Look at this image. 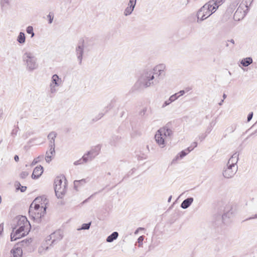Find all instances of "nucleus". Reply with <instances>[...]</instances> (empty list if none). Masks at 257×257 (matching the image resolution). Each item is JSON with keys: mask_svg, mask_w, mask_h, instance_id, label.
<instances>
[{"mask_svg": "<svg viewBox=\"0 0 257 257\" xmlns=\"http://www.w3.org/2000/svg\"><path fill=\"white\" fill-rule=\"evenodd\" d=\"M55 192L58 198H62L67 190V181L64 176H58L55 180Z\"/></svg>", "mask_w": 257, "mask_h": 257, "instance_id": "39448f33", "label": "nucleus"}, {"mask_svg": "<svg viewBox=\"0 0 257 257\" xmlns=\"http://www.w3.org/2000/svg\"><path fill=\"white\" fill-rule=\"evenodd\" d=\"M252 207L253 208H257V200H254Z\"/></svg>", "mask_w": 257, "mask_h": 257, "instance_id": "8fccbe9b", "label": "nucleus"}, {"mask_svg": "<svg viewBox=\"0 0 257 257\" xmlns=\"http://www.w3.org/2000/svg\"><path fill=\"white\" fill-rule=\"evenodd\" d=\"M172 102L171 101L170 98H169L168 100H167L166 101H165L164 102V103L162 105V107L164 108V107H166V106L169 105Z\"/></svg>", "mask_w": 257, "mask_h": 257, "instance_id": "c03bdc74", "label": "nucleus"}, {"mask_svg": "<svg viewBox=\"0 0 257 257\" xmlns=\"http://www.w3.org/2000/svg\"><path fill=\"white\" fill-rule=\"evenodd\" d=\"M48 248H49L48 246L45 247V246H42L39 248L38 252L40 254H43L46 252V251H47L48 249Z\"/></svg>", "mask_w": 257, "mask_h": 257, "instance_id": "f704fd0d", "label": "nucleus"}, {"mask_svg": "<svg viewBox=\"0 0 257 257\" xmlns=\"http://www.w3.org/2000/svg\"><path fill=\"white\" fill-rule=\"evenodd\" d=\"M187 154H188V152H186L185 151V150L182 151L173 160V162H174L175 161H178L179 160H181V159H183Z\"/></svg>", "mask_w": 257, "mask_h": 257, "instance_id": "393cba45", "label": "nucleus"}, {"mask_svg": "<svg viewBox=\"0 0 257 257\" xmlns=\"http://www.w3.org/2000/svg\"><path fill=\"white\" fill-rule=\"evenodd\" d=\"M155 79L154 74L152 71L147 70L143 72L137 81L134 84L133 89L136 91H140L155 85L158 81Z\"/></svg>", "mask_w": 257, "mask_h": 257, "instance_id": "f257e3e1", "label": "nucleus"}, {"mask_svg": "<svg viewBox=\"0 0 257 257\" xmlns=\"http://www.w3.org/2000/svg\"><path fill=\"white\" fill-rule=\"evenodd\" d=\"M191 146H192V147L193 148V149H194L197 146V143L196 142H193L191 144Z\"/></svg>", "mask_w": 257, "mask_h": 257, "instance_id": "603ef678", "label": "nucleus"}, {"mask_svg": "<svg viewBox=\"0 0 257 257\" xmlns=\"http://www.w3.org/2000/svg\"><path fill=\"white\" fill-rule=\"evenodd\" d=\"M253 116V112H251L249 113L247 116V121H249L252 118Z\"/></svg>", "mask_w": 257, "mask_h": 257, "instance_id": "49530a36", "label": "nucleus"}, {"mask_svg": "<svg viewBox=\"0 0 257 257\" xmlns=\"http://www.w3.org/2000/svg\"><path fill=\"white\" fill-rule=\"evenodd\" d=\"M11 253L13 257H22L23 250L20 247H14L11 250Z\"/></svg>", "mask_w": 257, "mask_h": 257, "instance_id": "f3484780", "label": "nucleus"}, {"mask_svg": "<svg viewBox=\"0 0 257 257\" xmlns=\"http://www.w3.org/2000/svg\"><path fill=\"white\" fill-rule=\"evenodd\" d=\"M14 159L16 161V162H18L19 160V156H17V155H16L15 157H14Z\"/></svg>", "mask_w": 257, "mask_h": 257, "instance_id": "13d9d810", "label": "nucleus"}, {"mask_svg": "<svg viewBox=\"0 0 257 257\" xmlns=\"http://www.w3.org/2000/svg\"><path fill=\"white\" fill-rule=\"evenodd\" d=\"M238 160V154L237 153H234L229 158L227 165H230L232 167H235L236 168H238L237 163Z\"/></svg>", "mask_w": 257, "mask_h": 257, "instance_id": "2eb2a0df", "label": "nucleus"}, {"mask_svg": "<svg viewBox=\"0 0 257 257\" xmlns=\"http://www.w3.org/2000/svg\"><path fill=\"white\" fill-rule=\"evenodd\" d=\"M147 107H144L142 109H141L139 112V115L143 117L144 116L147 112Z\"/></svg>", "mask_w": 257, "mask_h": 257, "instance_id": "ea45409f", "label": "nucleus"}, {"mask_svg": "<svg viewBox=\"0 0 257 257\" xmlns=\"http://www.w3.org/2000/svg\"><path fill=\"white\" fill-rule=\"evenodd\" d=\"M240 12H241V11L239 10V8H238L234 14V18L239 13H240Z\"/></svg>", "mask_w": 257, "mask_h": 257, "instance_id": "6e6d98bb", "label": "nucleus"}, {"mask_svg": "<svg viewBox=\"0 0 257 257\" xmlns=\"http://www.w3.org/2000/svg\"><path fill=\"white\" fill-rule=\"evenodd\" d=\"M100 146L98 145L92 148L87 152V155L90 156V159H94L99 153L100 151Z\"/></svg>", "mask_w": 257, "mask_h": 257, "instance_id": "4468645a", "label": "nucleus"}, {"mask_svg": "<svg viewBox=\"0 0 257 257\" xmlns=\"http://www.w3.org/2000/svg\"><path fill=\"white\" fill-rule=\"evenodd\" d=\"M233 212L231 210H229L226 213H224L222 216V220L224 222H227V219L231 218L233 215Z\"/></svg>", "mask_w": 257, "mask_h": 257, "instance_id": "a878e982", "label": "nucleus"}, {"mask_svg": "<svg viewBox=\"0 0 257 257\" xmlns=\"http://www.w3.org/2000/svg\"><path fill=\"white\" fill-rule=\"evenodd\" d=\"M32 240L31 238L26 239L22 240L20 242V245L23 247H26L30 246L32 243Z\"/></svg>", "mask_w": 257, "mask_h": 257, "instance_id": "bb28decb", "label": "nucleus"}, {"mask_svg": "<svg viewBox=\"0 0 257 257\" xmlns=\"http://www.w3.org/2000/svg\"><path fill=\"white\" fill-rule=\"evenodd\" d=\"M4 230V226L3 224H0V234L2 233Z\"/></svg>", "mask_w": 257, "mask_h": 257, "instance_id": "864d4df0", "label": "nucleus"}, {"mask_svg": "<svg viewBox=\"0 0 257 257\" xmlns=\"http://www.w3.org/2000/svg\"><path fill=\"white\" fill-rule=\"evenodd\" d=\"M26 32L28 34L31 35V38L33 37L35 35L33 28L32 26H28L26 29Z\"/></svg>", "mask_w": 257, "mask_h": 257, "instance_id": "2f4dec72", "label": "nucleus"}, {"mask_svg": "<svg viewBox=\"0 0 257 257\" xmlns=\"http://www.w3.org/2000/svg\"><path fill=\"white\" fill-rule=\"evenodd\" d=\"M22 58L28 71L31 72L38 68L37 58L33 53L26 52L23 54Z\"/></svg>", "mask_w": 257, "mask_h": 257, "instance_id": "20e7f679", "label": "nucleus"}, {"mask_svg": "<svg viewBox=\"0 0 257 257\" xmlns=\"http://www.w3.org/2000/svg\"><path fill=\"white\" fill-rule=\"evenodd\" d=\"M178 94H179V96L183 95L185 93L184 90H181L178 93H177Z\"/></svg>", "mask_w": 257, "mask_h": 257, "instance_id": "5fc2aeb1", "label": "nucleus"}, {"mask_svg": "<svg viewBox=\"0 0 257 257\" xmlns=\"http://www.w3.org/2000/svg\"><path fill=\"white\" fill-rule=\"evenodd\" d=\"M84 163H86L89 161H92L93 159H90V156L87 155V153L83 155L81 158Z\"/></svg>", "mask_w": 257, "mask_h": 257, "instance_id": "72a5a7b5", "label": "nucleus"}, {"mask_svg": "<svg viewBox=\"0 0 257 257\" xmlns=\"http://www.w3.org/2000/svg\"><path fill=\"white\" fill-rule=\"evenodd\" d=\"M84 164L83 160L82 159H79V160H77L74 163V165L75 166L81 165Z\"/></svg>", "mask_w": 257, "mask_h": 257, "instance_id": "a18cd8bd", "label": "nucleus"}, {"mask_svg": "<svg viewBox=\"0 0 257 257\" xmlns=\"http://www.w3.org/2000/svg\"><path fill=\"white\" fill-rule=\"evenodd\" d=\"M63 237V231L61 230H57L51 233L49 237L52 240V243H55L61 240Z\"/></svg>", "mask_w": 257, "mask_h": 257, "instance_id": "9b49d317", "label": "nucleus"}, {"mask_svg": "<svg viewBox=\"0 0 257 257\" xmlns=\"http://www.w3.org/2000/svg\"><path fill=\"white\" fill-rule=\"evenodd\" d=\"M193 148L192 147V146L189 147L188 148H187L185 150L186 152H188V154L190 153L191 151H192L193 150Z\"/></svg>", "mask_w": 257, "mask_h": 257, "instance_id": "de8ad7c7", "label": "nucleus"}, {"mask_svg": "<svg viewBox=\"0 0 257 257\" xmlns=\"http://www.w3.org/2000/svg\"><path fill=\"white\" fill-rule=\"evenodd\" d=\"M47 18L49 19V24H51L53 22L54 19V14L53 13L50 12L49 15L47 16Z\"/></svg>", "mask_w": 257, "mask_h": 257, "instance_id": "e433bc0d", "label": "nucleus"}, {"mask_svg": "<svg viewBox=\"0 0 257 257\" xmlns=\"http://www.w3.org/2000/svg\"><path fill=\"white\" fill-rule=\"evenodd\" d=\"M230 42H231L232 44H234V41L233 40V39H231L229 41Z\"/></svg>", "mask_w": 257, "mask_h": 257, "instance_id": "052dcab7", "label": "nucleus"}, {"mask_svg": "<svg viewBox=\"0 0 257 257\" xmlns=\"http://www.w3.org/2000/svg\"><path fill=\"white\" fill-rule=\"evenodd\" d=\"M106 108H107V109H110V107H109V106H107V107H106Z\"/></svg>", "mask_w": 257, "mask_h": 257, "instance_id": "774afa93", "label": "nucleus"}, {"mask_svg": "<svg viewBox=\"0 0 257 257\" xmlns=\"http://www.w3.org/2000/svg\"><path fill=\"white\" fill-rule=\"evenodd\" d=\"M179 97V96L178 95V93H176L171 95L169 98H170L171 101L173 102L175 100H176L177 99H178Z\"/></svg>", "mask_w": 257, "mask_h": 257, "instance_id": "4c0bfd02", "label": "nucleus"}, {"mask_svg": "<svg viewBox=\"0 0 257 257\" xmlns=\"http://www.w3.org/2000/svg\"><path fill=\"white\" fill-rule=\"evenodd\" d=\"M57 133L55 132H51L48 135V139L49 141V147H51V150L53 152L55 148V140L57 136Z\"/></svg>", "mask_w": 257, "mask_h": 257, "instance_id": "ddd939ff", "label": "nucleus"}, {"mask_svg": "<svg viewBox=\"0 0 257 257\" xmlns=\"http://www.w3.org/2000/svg\"><path fill=\"white\" fill-rule=\"evenodd\" d=\"M43 172V167L41 166L36 167L33 171L32 175L33 179H37L41 176Z\"/></svg>", "mask_w": 257, "mask_h": 257, "instance_id": "dca6fc26", "label": "nucleus"}, {"mask_svg": "<svg viewBox=\"0 0 257 257\" xmlns=\"http://www.w3.org/2000/svg\"><path fill=\"white\" fill-rule=\"evenodd\" d=\"M76 52L79 63L81 64L84 53V41L78 43V46L76 48Z\"/></svg>", "mask_w": 257, "mask_h": 257, "instance_id": "f8f14e48", "label": "nucleus"}, {"mask_svg": "<svg viewBox=\"0 0 257 257\" xmlns=\"http://www.w3.org/2000/svg\"><path fill=\"white\" fill-rule=\"evenodd\" d=\"M17 186H21V184L20 183H17V184H16Z\"/></svg>", "mask_w": 257, "mask_h": 257, "instance_id": "338daca9", "label": "nucleus"}, {"mask_svg": "<svg viewBox=\"0 0 257 257\" xmlns=\"http://www.w3.org/2000/svg\"><path fill=\"white\" fill-rule=\"evenodd\" d=\"M173 131L168 123L164 126L158 130L155 136V139L160 148H163L166 146L165 140H171L173 136Z\"/></svg>", "mask_w": 257, "mask_h": 257, "instance_id": "7ed1b4c3", "label": "nucleus"}, {"mask_svg": "<svg viewBox=\"0 0 257 257\" xmlns=\"http://www.w3.org/2000/svg\"><path fill=\"white\" fill-rule=\"evenodd\" d=\"M62 79L58 75L54 74L51 79L49 85L50 92L51 94L55 93L58 91V88L62 84Z\"/></svg>", "mask_w": 257, "mask_h": 257, "instance_id": "0eeeda50", "label": "nucleus"}, {"mask_svg": "<svg viewBox=\"0 0 257 257\" xmlns=\"http://www.w3.org/2000/svg\"><path fill=\"white\" fill-rule=\"evenodd\" d=\"M53 151H52L51 150V147H49V150L47 151L46 153V156H45V160L47 163H50L53 157L55 154V148H54Z\"/></svg>", "mask_w": 257, "mask_h": 257, "instance_id": "aec40b11", "label": "nucleus"}, {"mask_svg": "<svg viewBox=\"0 0 257 257\" xmlns=\"http://www.w3.org/2000/svg\"><path fill=\"white\" fill-rule=\"evenodd\" d=\"M144 237L143 236H140L138 239V242L139 243V246L141 247L143 245V241L144 240Z\"/></svg>", "mask_w": 257, "mask_h": 257, "instance_id": "a19ab883", "label": "nucleus"}, {"mask_svg": "<svg viewBox=\"0 0 257 257\" xmlns=\"http://www.w3.org/2000/svg\"><path fill=\"white\" fill-rule=\"evenodd\" d=\"M118 236V233L117 232H113L110 235H109L106 238V241L108 242H111L113 240H115Z\"/></svg>", "mask_w": 257, "mask_h": 257, "instance_id": "b1692460", "label": "nucleus"}, {"mask_svg": "<svg viewBox=\"0 0 257 257\" xmlns=\"http://www.w3.org/2000/svg\"><path fill=\"white\" fill-rule=\"evenodd\" d=\"M214 125H215V123H213V122H210V123L209 124V126L208 127V128H207V131H206L208 133L210 132V131H211L213 126Z\"/></svg>", "mask_w": 257, "mask_h": 257, "instance_id": "37998d69", "label": "nucleus"}, {"mask_svg": "<svg viewBox=\"0 0 257 257\" xmlns=\"http://www.w3.org/2000/svg\"><path fill=\"white\" fill-rule=\"evenodd\" d=\"M171 199H172V196H170V197H169V198H168V201L169 202H170L171 201Z\"/></svg>", "mask_w": 257, "mask_h": 257, "instance_id": "680f3d73", "label": "nucleus"}, {"mask_svg": "<svg viewBox=\"0 0 257 257\" xmlns=\"http://www.w3.org/2000/svg\"><path fill=\"white\" fill-rule=\"evenodd\" d=\"M26 188H27V187L26 186H22L21 188V191L22 192L25 191V190H26Z\"/></svg>", "mask_w": 257, "mask_h": 257, "instance_id": "4d7b16f0", "label": "nucleus"}, {"mask_svg": "<svg viewBox=\"0 0 257 257\" xmlns=\"http://www.w3.org/2000/svg\"><path fill=\"white\" fill-rule=\"evenodd\" d=\"M48 200L45 195L37 197L33 201L29 208V213L34 210H38L40 208L46 211Z\"/></svg>", "mask_w": 257, "mask_h": 257, "instance_id": "423d86ee", "label": "nucleus"}, {"mask_svg": "<svg viewBox=\"0 0 257 257\" xmlns=\"http://www.w3.org/2000/svg\"><path fill=\"white\" fill-rule=\"evenodd\" d=\"M252 59L251 57H247L241 60L240 63L244 67H247L252 63Z\"/></svg>", "mask_w": 257, "mask_h": 257, "instance_id": "4be33fe9", "label": "nucleus"}, {"mask_svg": "<svg viewBox=\"0 0 257 257\" xmlns=\"http://www.w3.org/2000/svg\"><path fill=\"white\" fill-rule=\"evenodd\" d=\"M226 97V94H223V99H225Z\"/></svg>", "mask_w": 257, "mask_h": 257, "instance_id": "0e129e2a", "label": "nucleus"}, {"mask_svg": "<svg viewBox=\"0 0 257 257\" xmlns=\"http://www.w3.org/2000/svg\"><path fill=\"white\" fill-rule=\"evenodd\" d=\"M134 10H132V9L128 7H126L123 12V15L125 16H128L132 14Z\"/></svg>", "mask_w": 257, "mask_h": 257, "instance_id": "c756f323", "label": "nucleus"}, {"mask_svg": "<svg viewBox=\"0 0 257 257\" xmlns=\"http://www.w3.org/2000/svg\"><path fill=\"white\" fill-rule=\"evenodd\" d=\"M208 9L209 6L208 5H204L198 11L197 13L198 23H200L213 14V12L210 13L209 11H208Z\"/></svg>", "mask_w": 257, "mask_h": 257, "instance_id": "6e6552de", "label": "nucleus"}, {"mask_svg": "<svg viewBox=\"0 0 257 257\" xmlns=\"http://www.w3.org/2000/svg\"><path fill=\"white\" fill-rule=\"evenodd\" d=\"M214 3V1H210L207 3L205 4L204 5H208L209 6L208 11H209L210 13H212V12H213V13L216 11L214 10H212V8L213 7Z\"/></svg>", "mask_w": 257, "mask_h": 257, "instance_id": "cd10ccee", "label": "nucleus"}, {"mask_svg": "<svg viewBox=\"0 0 257 257\" xmlns=\"http://www.w3.org/2000/svg\"><path fill=\"white\" fill-rule=\"evenodd\" d=\"M19 228L16 231L13 230L11 234V241H15L17 239L26 235L30 229V224L25 216H22L18 221Z\"/></svg>", "mask_w": 257, "mask_h": 257, "instance_id": "f03ea898", "label": "nucleus"}, {"mask_svg": "<svg viewBox=\"0 0 257 257\" xmlns=\"http://www.w3.org/2000/svg\"><path fill=\"white\" fill-rule=\"evenodd\" d=\"M2 110L0 109V118L2 116Z\"/></svg>", "mask_w": 257, "mask_h": 257, "instance_id": "69168bd1", "label": "nucleus"}, {"mask_svg": "<svg viewBox=\"0 0 257 257\" xmlns=\"http://www.w3.org/2000/svg\"><path fill=\"white\" fill-rule=\"evenodd\" d=\"M223 102V100H222L221 101V102L219 103V105H222V102Z\"/></svg>", "mask_w": 257, "mask_h": 257, "instance_id": "e2e57ef3", "label": "nucleus"}, {"mask_svg": "<svg viewBox=\"0 0 257 257\" xmlns=\"http://www.w3.org/2000/svg\"><path fill=\"white\" fill-rule=\"evenodd\" d=\"M103 115H104V114H103V113H100V114H99V118H101Z\"/></svg>", "mask_w": 257, "mask_h": 257, "instance_id": "bf43d9fd", "label": "nucleus"}, {"mask_svg": "<svg viewBox=\"0 0 257 257\" xmlns=\"http://www.w3.org/2000/svg\"><path fill=\"white\" fill-rule=\"evenodd\" d=\"M144 228L142 227H139L135 231V234H137L138 233V232H139V230H144Z\"/></svg>", "mask_w": 257, "mask_h": 257, "instance_id": "09e8293b", "label": "nucleus"}, {"mask_svg": "<svg viewBox=\"0 0 257 257\" xmlns=\"http://www.w3.org/2000/svg\"><path fill=\"white\" fill-rule=\"evenodd\" d=\"M87 182V180L86 179H83L80 180H75L74 182V186H76L78 184H83Z\"/></svg>", "mask_w": 257, "mask_h": 257, "instance_id": "c9c22d12", "label": "nucleus"}, {"mask_svg": "<svg viewBox=\"0 0 257 257\" xmlns=\"http://www.w3.org/2000/svg\"><path fill=\"white\" fill-rule=\"evenodd\" d=\"M17 41L19 44H23L26 42L25 34L23 32H20L17 37Z\"/></svg>", "mask_w": 257, "mask_h": 257, "instance_id": "5701e85b", "label": "nucleus"}, {"mask_svg": "<svg viewBox=\"0 0 257 257\" xmlns=\"http://www.w3.org/2000/svg\"><path fill=\"white\" fill-rule=\"evenodd\" d=\"M31 213L34 214L35 216H33L34 218H40L44 215L46 213V211H44V209L41 210V208H40L38 210H34L30 213Z\"/></svg>", "mask_w": 257, "mask_h": 257, "instance_id": "412c9836", "label": "nucleus"}, {"mask_svg": "<svg viewBox=\"0 0 257 257\" xmlns=\"http://www.w3.org/2000/svg\"><path fill=\"white\" fill-rule=\"evenodd\" d=\"M91 222L88 223H84L82 225L81 229H88L90 228Z\"/></svg>", "mask_w": 257, "mask_h": 257, "instance_id": "58836bf2", "label": "nucleus"}, {"mask_svg": "<svg viewBox=\"0 0 257 257\" xmlns=\"http://www.w3.org/2000/svg\"><path fill=\"white\" fill-rule=\"evenodd\" d=\"M136 4L137 0H129L127 6L130 7V8L132 9V10H134Z\"/></svg>", "mask_w": 257, "mask_h": 257, "instance_id": "c85d7f7f", "label": "nucleus"}, {"mask_svg": "<svg viewBox=\"0 0 257 257\" xmlns=\"http://www.w3.org/2000/svg\"><path fill=\"white\" fill-rule=\"evenodd\" d=\"M0 5L3 12L6 11L10 7V0H0Z\"/></svg>", "mask_w": 257, "mask_h": 257, "instance_id": "6ab92c4d", "label": "nucleus"}, {"mask_svg": "<svg viewBox=\"0 0 257 257\" xmlns=\"http://www.w3.org/2000/svg\"><path fill=\"white\" fill-rule=\"evenodd\" d=\"M255 218H257V214H255L252 217H250L248 218L247 219H246V220H250V219H255Z\"/></svg>", "mask_w": 257, "mask_h": 257, "instance_id": "3c124183", "label": "nucleus"}, {"mask_svg": "<svg viewBox=\"0 0 257 257\" xmlns=\"http://www.w3.org/2000/svg\"><path fill=\"white\" fill-rule=\"evenodd\" d=\"M223 0H216V1H214L215 4L213 6V7L212 8V10L216 11L217 8H218L219 6L221 5L222 3Z\"/></svg>", "mask_w": 257, "mask_h": 257, "instance_id": "473e14b6", "label": "nucleus"}, {"mask_svg": "<svg viewBox=\"0 0 257 257\" xmlns=\"http://www.w3.org/2000/svg\"><path fill=\"white\" fill-rule=\"evenodd\" d=\"M238 168L232 167L230 165H227L225 166L222 171V174L225 178H231L234 176L237 171Z\"/></svg>", "mask_w": 257, "mask_h": 257, "instance_id": "1a4fd4ad", "label": "nucleus"}, {"mask_svg": "<svg viewBox=\"0 0 257 257\" xmlns=\"http://www.w3.org/2000/svg\"><path fill=\"white\" fill-rule=\"evenodd\" d=\"M43 158H44V156L41 155V156H40L38 157L37 158L34 159V160L33 161V162L31 164V165L32 166L35 165L37 163H38V162H39L41 160H42L43 159Z\"/></svg>", "mask_w": 257, "mask_h": 257, "instance_id": "7c9ffc66", "label": "nucleus"}, {"mask_svg": "<svg viewBox=\"0 0 257 257\" xmlns=\"http://www.w3.org/2000/svg\"><path fill=\"white\" fill-rule=\"evenodd\" d=\"M29 175V173L28 172L25 171L23 172L20 174V177L22 179L26 178Z\"/></svg>", "mask_w": 257, "mask_h": 257, "instance_id": "79ce46f5", "label": "nucleus"}, {"mask_svg": "<svg viewBox=\"0 0 257 257\" xmlns=\"http://www.w3.org/2000/svg\"><path fill=\"white\" fill-rule=\"evenodd\" d=\"M194 199L192 197H189L185 199L181 204V207L183 209L188 208L193 202Z\"/></svg>", "mask_w": 257, "mask_h": 257, "instance_id": "a211bd4d", "label": "nucleus"}, {"mask_svg": "<svg viewBox=\"0 0 257 257\" xmlns=\"http://www.w3.org/2000/svg\"><path fill=\"white\" fill-rule=\"evenodd\" d=\"M166 69V66L164 64H160L156 66L153 69H150L154 74V77H159L161 76L165 75V70Z\"/></svg>", "mask_w": 257, "mask_h": 257, "instance_id": "9d476101", "label": "nucleus"}]
</instances>
